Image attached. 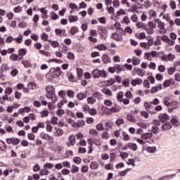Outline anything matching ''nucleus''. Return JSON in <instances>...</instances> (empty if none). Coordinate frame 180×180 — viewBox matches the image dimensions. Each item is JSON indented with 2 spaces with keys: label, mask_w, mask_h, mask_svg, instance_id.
Listing matches in <instances>:
<instances>
[{
  "label": "nucleus",
  "mask_w": 180,
  "mask_h": 180,
  "mask_svg": "<svg viewBox=\"0 0 180 180\" xmlns=\"http://www.w3.org/2000/svg\"><path fill=\"white\" fill-rule=\"evenodd\" d=\"M49 43H51L52 47L54 49H57L60 46V43L57 41H49Z\"/></svg>",
  "instance_id": "obj_42"
},
{
  "label": "nucleus",
  "mask_w": 180,
  "mask_h": 180,
  "mask_svg": "<svg viewBox=\"0 0 180 180\" xmlns=\"http://www.w3.org/2000/svg\"><path fill=\"white\" fill-rule=\"evenodd\" d=\"M115 82V79L111 78L106 81V84L108 86H110V85H113Z\"/></svg>",
  "instance_id": "obj_63"
},
{
  "label": "nucleus",
  "mask_w": 180,
  "mask_h": 180,
  "mask_svg": "<svg viewBox=\"0 0 180 180\" xmlns=\"http://www.w3.org/2000/svg\"><path fill=\"white\" fill-rule=\"evenodd\" d=\"M97 49L99 50L100 51H106V50H108V46H106L103 44H98L97 46Z\"/></svg>",
  "instance_id": "obj_23"
},
{
  "label": "nucleus",
  "mask_w": 180,
  "mask_h": 180,
  "mask_svg": "<svg viewBox=\"0 0 180 180\" xmlns=\"http://www.w3.org/2000/svg\"><path fill=\"white\" fill-rule=\"evenodd\" d=\"M13 92V90L11 87H8L5 89L6 95H11Z\"/></svg>",
  "instance_id": "obj_62"
},
{
  "label": "nucleus",
  "mask_w": 180,
  "mask_h": 180,
  "mask_svg": "<svg viewBox=\"0 0 180 180\" xmlns=\"http://www.w3.org/2000/svg\"><path fill=\"white\" fill-rule=\"evenodd\" d=\"M171 123L174 127H178V126H179V121L178 120V117L176 115L172 117Z\"/></svg>",
  "instance_id": "obj_9"
},
{
  "label": "nucleus",
  "mask_w": 180,
  "mask_h": 180,
  "mask_svg": "<svg viewBox=\"0 0 180 180\" xmlns=\"http://www.w3.org/2000/svg\"><path fill=\"white\" fill-rule=\"evenodd\" d=\"M123 96H124V94H123V91L119 92L117 95V99L120 103H122V101H123Z\"/></svg>",
  "instance_id": "obj_27"
},
{
  "label": "nucleus",
  "mask_w": 180,
  "mask_h": 180,
  "mask_svg": "<svg viewBox=\"0 0 180 180\" xmlns=\"http://www.w3.org/2000/svg\"><path fill=\"white\" fill-rule=\"evenodd\" d=\"M1 71L5 72V71H9V65H8V63H4L3 64H1Z\"/></svg>",
  "instance_id": "obj_24"
},
{
  "label": "nucleus",
  "mask_w": 180,
  "mask_h": 180,
  "mask_svg": "<svg viewBox=\"0 0 180 180\" xmlns=\"http://www.w3.org/2000/svg\"><path fill=\"white\" fill-rule=\"evenodd\" d=\"M154 23H156L158 30L159 34H165L167 30L165 29V22H163L160 18H155L153 20Z\"/></svg>",
  "instance_id": "obj_1"
},
{
  "label": "nucleus",
  "mask_w": 180,
  "mask_h": 180,
  "mask_svg": "<svg viewBox=\"0 0 180 180\" xmlns=\"http://www.w3.org/2000/svg\"><path fill=\"white\" fill-rule=\"evenodd\" d=\"M143 84V79L140 78H136L131 81V84L133 86H136V85H141Z\"/></svg>",
  "instance_id": "obj_13"
},
{
  "label": "nucleus",
  "mask_w": 180,
  "mask_h": 180,
  "mask_svg": "<svg viewBox=\"0 0 180 180\" xmlns=\"http://www.w3.org/2000/svg\"><path fill=\"white\" fill-rule=\"evenodd\" d=\"M91 75H93V78H105L106 72L105 70H100L99 69H95L91 72Z\"/></svg>",
  "instance_id": "obj_2"
},
{
  "label": "nucleus",
  "mask_w": 180,
  "mask_h": 180,
  "mask_svg": "<svg viewBox=\"0 0 180 180\" xmlns=\"http://www.w3.org/2000/svg\"><path fill=\"white\" fill-rule=\"evenodd\" d=\"M102 92L105 94V95H108V96H112V91L108 88L103 89Z\"/></svg>",
  "instance_id": "obj_31"
},
{
  "label": "nucleus",
  "mask_w": 180,
  "mask_h": 180,
  "mask_svg": "<svg viewBox=\"0 0 180 180\" xmlns=\"http://www.w3.org/2000/svg\"><path fill=\"white\" fill-rule=\"evenodd\" d=\"M114 68H115V72H117V74H120L121 72L123 71V68H122V66L119 64H115Z\"/></svg>",
  "instance_id": "obj_28"
},
{
  "label": "nucleus",
  "mask_w": 180,
  "mask_h": 180,
  "mask_svg": "<svg viewBox=\"0 0 180 180\" xmlns=\"http://www.w3.org/2000/svg\"><path fill=\"white\" fill-rule=\"evenodd\" d=\"M70 34H72V36H74V34H75V33H77L78 32V27H72L71 29H70Z\"/></svg>",
  "instance_id": "obj_54"
},
{
  "label": "nucleus",
  "mask_w": 180,
  "mask_h": 180,
  "mask_svg": "<svg viewBox=\"0 0 180 180\" xmlns=\"http://www.w3.org/2000/svg\"><path fill=\"white\" fill-rule=\"evenodd\" d=\"M141 139H143V140H150L153 139V133L147 132V133L142 134Z\"/></svg>",
  "instance_id": "obj_12"
},
{
  "label": "nucleus",
  "mask_w": 180,
  "mask_h": 180,
  "mask_svg": "<svg viewBox=\"0 0 180 180\" xmlns=\"http://www.w3.org/2000/svg\"><path fill=\"white\" fill-rule=\"evenodd\" d=\"M18 58H19V56L17 54L13 53L10 56L11 61H17Z\"/></svg>",
  "instance_id": "obj_51"
},
{
  "label": "nucleus",
  "mask_w": 180,
  "mask_h": 180,
  "mask_svg": "<svg viewBox=\"0 0 180 180\" xmlns=\"http://www.w3.org/2000/svg\"><path fill=\"white\" fill-rule=\"evenodd\" d=\"M169 101H171V98H169V96L165 97L162 101L163 105H165V106H167V107L171 106V105H172V103L171 102H169Z\"/></svg>",
  "instance_id": "obj_14"
},
{
  "label": "nucleus",
  "mask_w": 180,
  "mask_h": 180,
  "mask_svg": "<svg viewBox=\"0 0 180 180\" xmlns=\"http://www.w3.org/2000/svg\"><path fill=\"white\" fill-rule=\"evenodd\" d=\"M148 27H150V29H155L157 27V23L153 22V21H150L148 22Z\"/></svg>",
  "instance_id": "obj_40"
},
{
  "label": "nucleus",
  "mask_w": 180,
  "mask_h": 180,
  "mask_svg": "<svg viewBox=\"0 0 180 180\" xmlns=\"http://www.w3.org/2000/svg\"><path fill=\"white\" fill-rule=\"evenodd\" d=\"M96 102V98H95V97L91 96L87 98V103H89V105H94Z\"/></svg>",
  "instance_id": "obj_33"
},
{
  "label": "nucleus",
  "mask_w": 180,
  "mask_h": 180,
  "mask_svg": "<svg viewBox=\"0 0 180 180\" xmlns=\"http://www.w3.org/2000/svg\"><path fill=\"white\" fill-rule=\"evenodd\" d=\"M49 110H44L40 112L41 117H47L49 116Z\"/></svg>",
  "instance_id": "obj_43"
},
{
  "label": "nucleus",
  "mask_w": 180,
  "mask_h": 180,
  "mask_svg": "<svg viewBox=\"0 0 180 180\" xmlns=\"http://www.w3.org/2000/svg\"><path fill=\"white\" fill-rule=\"evenodd\" d=\"M134 70L139 77H144L146 75V70L143 69L135 68Z\"/></svg>",
  "instance_id": "obj_11"
},
{
  "label": "nucleus",
  "mask_w": 180,
  "mask_h": 180,
  "mask_svg": "<svg viewBox=\"0 0 180 180\" xmlns=\"http://www.w3.org/2000/svg\"><path fill=\"white\" fill-rule=\"evenodd\" d=\"M22 64L25 68H29V67H30V62H29L28 60H22Z\"/></svg>",
  "instance_id": "obj_58"
},
{
  "label": "nucleus",
  "mask_w": 180,
  "mask_h": 180,
  "mask_svg": "<svg viewBox=\"0 0 180 180\" xmlns=\"http://www.w3.org/2000/svg\"><path fill=\"white\" fill-rule=\"evenodd\" d=\"M71 172L72 174H77V172H79V167L75 165H72Z\"/></svg>",
  "instance_id": "obj_32"
},
{
  "label": "nucleus",
  "mask_w": 180,
  "mask_h": 180,
  "mask_svg": "<svg viewBox=\"0 0 180 180\" xmlns=\"http://www.w3.org/2000/svg\"><path fill=\"white\" fill-rule=\"evenodd\" d=\"M45 89L47 94H51V95H54L56 94V89L51 85H48L45 87Z\"/></svg>",
  "instance_id": "obj_10"
},
{
  "label": "nucleus",
  "mask_w": 180,
  "mask_h": 180,
  "mask_svg": "<svg viewBox=\"0 0 180 180\" xmlns=\"http://www.w3.org/2000/svg\"><path fill=\"white\" fill-rule=\"evenodd\" d=\"M172 81V79H167L163 82V86L165 88H168L171 85V82Z\"/></svg>",
  "instance_id": "obj_46"
},
{
  "label": "nucleus",
  "mask_w": 180,
  "mask_h": 180,
  "mask_svg": "<svg viewBox=\"0 0 180 180\" xmlns=\"http://www.w3.org/2000/svg\"><path fill=\"white\" fill-rule=\"evenodd\" d=\"M39 137L43 140L48 141V144H53L54 143V138L44 132L41 133Z\"/></svg>",
  "instance_id": "obj_3"
},
{
  "label": "nucleus",
  "mask_w": 180,
  "mask_h": 180,
  "mask_svg": "<svg viewBox=\"0 0 180 180\" xmlns=\"http://www.w3.org/2000/svg\"><path fill=\"white\" fill-rule=\"evenodd\" d=\"M138 180H152L151 176H145L143 177H141L138 179Z\"/></svg>",
  "instance_id": "obj_64"
},
{
  "label": "nucleus",
  "mask_w": 180,
  "mask_h": 180,
  "mask_svg": "<svg viewBox=\"0 0 180 180\" xmlns=\"http://www.w3.org/2000/svg\"><path fill=\"white\" fill-rule=\"evenodd\" d=\"M18 74H19V70H18V69H13L11 72V77H16V75H18Z\"/></svg>",
  "instance_id": "obj_61"
},
{
  "label": "nucleus",
  "mask_w": 180,
  "mask_h": 180,
  "mask_svg": "<svg viewBox=\"0 0 180 180\" xmlns=\"http://www.w3.org/2000/svg\"><path fill=\"white\" fill-rule=\"evenodd\" d=\"M111 38L116 41H123V37H122V34H118L117 32L112 33Z\"/></svg>",
  "instance_id": "obj_5"
},
{
  "label": "nucleus",
  "mask_w": 180,
  "mask_h": 180,
  "mask_svg": "<svg viewBox=\"0 0 180 180\" xmlns=\"http://www.w3.org/2000/svg\"><path fill=\"white\" fill-rule=\"evenodd\" d=\"M77 143V139H75V135L72 134L68 137V142L66 143L67 147H71L75 146Z\"/></svg>",
  "instance_id": "obj_4"
},
{
  "label": "nucleus",
  "mask_w": 180,
  "mask_h": 180,
  "mask_svg": "<svg viewBox=\"0 0 180 180\" xmlns=\"http://www.w3.org/2000/svg\"><path fill=\"white\" fill-rule=\"evenodd\" d=\"M172 129V124H171V122H167L163 125H162L161 131H165L167 130H171Z\"/></svg>",
  "instance_id": "obj_6"
},
{
  "label": "nucleus",
  "mask_w": 180,
  "mask_h": 180,
  "mask_svg": "<svg viewBox=\"0 0 180 180\" xmlns=\"http://www.w3.org/2000/svg\"><path fill=\"white\" fill-rule=\"evenodd\" d=\"M78 79H81L82 76L84 75V70L82 69L77 68V69Z\"/></svg>",
  "instance_id": "obj_35"
},
{
  "label": "nucleus",
  "mask_w": 180,
  "mask_h": 180,
  "mask_svg": "<svg viewBox=\"0 0 180 180\" xmlns=\"http://www.w3.org/2000/svg\"><path fill=\"white\" fill-rule=\"evenodd\" d=\"M50 18H51L52 20H57L60 18V15L52 11L50 13Z\"/></svg>",
  "instance_id": "obj_29"
},
{
  "label": "nucleus",
  "mask_w": 180,
  "mask_h": 180,
  "mask_svg": "<svg viewBox=\"0 0 180 180\" xmlns=\"http://www.w3.org/2000/svg\"><path fill=\"white\" fill-rule=\"evenodd\" d=\"M40 54H43L44 56H46V57H50L51 56V53L47 52L44 50H39Z\"/></svg>",
  "instance_id": "obj_55"
},
{
  "label": "nucleus",
  "mask_w": 180,
  "mask_h": 180,
  "mask_svg": "<svg viewBox=\"0 0 180 180\" xmlns=\"http://www.w3.org/2000/svg\"><path fill=\"white\" fill-rule=\"evenodd\" d=\"M39 174L40 175H41V176H43L44 175H49V174H50V172L47 170L46 168H44L40 170Z\"/></svg>",
  "instance_id": "obj_39"
},
{
  "label": "nucleus",
  "mask_w": 180,
  "mask_h": 180,
  "mask_svg": "<svg viewBox=\"0 0 180 180\" xmlns=\"http://www.w3.org/2000/svg\"><path fill=\"white\" fill-rule=\"evenodd\" d=\"M159 119L161 122H167L171 119V117L167 113H161L159 115Z\"/></svg>",
  "instance_id": "obj_7"
},
{
  "label": "nucleus",
  "mask_w": 180,
  "mask_h": 180,
  "mask_svg": "<svg viewBox=\"0 0 180 180\" xmlns=\"http://www.w3.org/2000/svg\"><path fill=\"white\" fill-rule=\"evenodd\" d=\"M64 134V131L61 129H58L55 132V136H58V137H61Z\"/></svg>",
  "instance_id": "obj_41"
},
{
  "label": "nucleus",
  "mask_w": 180,
  "mask_h": 180,
  "mask_svg": "<svg viewBox=\"0 0 180 180\" xmlns=\"http://www.w3.org/2000/svg\"><path fill=\"white\" fill-rule=\"evenodd\" d=\"M26 53H27V50L26 49H20L18 50V54L21 57L26 56Z\"/></svg>",
  "instance_id": "obj_36"
},
{
  "label": "nucleus",
  "mask_w": 180,
  "mask_h": 180,
  "mask_svg": "<svg viewBox=\"0 0 180 180\" xmlns=\"http://www.w3.org/2000/svg\"><path fill=\"white\" fill-rule=\"evenodd\" d=\"M14 41H16V43L20 44V43L23 41V37L22 35H19L18 37L14 38Z\"/></svg>",
  "instance_id": "obj_44"
},
{
  "label": "nucleus",
  "mask_w": 180,
  "mask_h": 180,
  "mask_svg": "<svg viewBox=\"0 0 180 180\" xmlns=\"http://www.w3.org/2000/svg\"><path fill=\"white\" fill-rule=\"evenodd\" d=\"M89 115H91V116H95V115H98V111L96 110V109L95 108H90L89 110Z\"/></svg>",
  "instance_id": "obj_45"
},
{
  "label": "nucleus",
  "mask_w": 180,
  "mask_h": 180,
  "mask_svg": "<svg viewBox=\"0 0 180 180\" xmlns=\"http://www.w3.org/2000/svg\"><path fill=\"white\" fill-rule=\"evenodd\" d=\"M54 71H55V75H56V77H60V75H61V74H63V72L61 71V68H54Z\"/></svg>",
  "instance_id": "obj_38"
},
{
  "label": "nucleus",
  "mask_w": 180,
  "mask_h": 180,
  "mask_svg": "<svg viewBox=\"0 0 180 180\" xmlns=\"http://www.w3.org/2000/svg\"><path fill=\"white\" fill-rule=\"evenodd\" d=\"M62 49L61 52L64 53L65 54L67 53L68 51H70V48L65 45H63V47H60Z\"/></svg>",
  "instance_id": "obj_56"
},
{
  "label": "nucleus",
  "mask_w": 180,
  "mask_h": 180,
  "mask_svg": "<svg viewBox=\"0 0 180 180\" xmlns=\"http://www.w3.org/2000/svg\"><path fill=\"white\" fill-rule=\"evenodd\" d=\"M103 58V61L105 64H109V63H110V61H112V59L110 58V57H109V56H108L107 54H104L102 57Z\"/></svg>",
  "instance_id": "obj_19"
},
{
  "label": "nucleus",
  "mask_w": 180,
  "mask_h": 180,
  "mask_svg": "<svg viewBox=\"0 0 180 180\" xmlns=\"http://www.w3.org/2000/svg\"><path fill=\"white\" fill-rule=\"evenodd\" d=\"M148 13L151 18H157V11L154 10H149Z\"/></svg>",
  "instance_id": "obj_50"
},
{
  "label": "nucleus",
  "mask_w": 180,
  "mask_h": 180,
  "mask_svg": "<svg viewBox=\"0 0 180 180\" xmlns=\"http://www.w3.org/2000/svg\"><path fill=\"white\" fill-rule=\"evenodd\" d=\"M144 58L148 60V61H152L153 60V56H151V54L150 53H146Z\"/></svg>",
  "instance_id": "obj_52"
},
{
  "label": "nucleus",
  "mask_w": 180,
  "mask_h": 180,
  "mask_svg": "<svg viewBox=\"0 0 180 180\" xmlns=\"http://www.w3.org/2000/svg\"><path fill=\"white\" fill-rule=\"evenodd\" d=\"M76 97L79 101H83L86 98V94L85 93H79L76 95Z\"/></svg>",
  "instance_id": "obj_22"
},
{
  "label": "nucleus",
  "mask_w": 180,
  "mask_h": 180,
  "mask_svg": "<svg viewBox=\"0 0 180 180\" xmlns=\"http://www.w3.org/2000/svg\"><path fill=\"white\" fill-rule=\"evenodd\" d=\"M51 148L53 151H61V150H63V146L58 145V143H54Z\"/></svg>",
  "instance_id": "obj_20"
},
{
  "label": "nucleus",
  "mask_w": 180,
  "mask_h": 180,
  "mask_svg": "<svg viewBox=\"0 0 180 180\" xmlns=\"http://www.w3.org/2000/svg\"><path fill=\"white\" fill-rule=\"evenodd\" d=\"M147 153L154 154L157 151V146H148L146 148Z\"/></svg>",
  "instance_id": "obj_17"
},
{
  "label": "nucleus",
  "mask_w": 180,
  "mask_h": 180,
  "mask_svg": "<svg viewBox=\"0 0 180 180\" xmlns=\"http://www.w3.org/2000/svg\"><path fill=\"white\" fill-rule=\"evenodd\" d=\"M110 109H111V112H112V113H119V112H120V110H122V108H120V106H119L117 105L112 106Z\"/></svg>",
  "instance_id": "obj_18"
},
{
  "label": "nucleus",
  "mask_w": 180,
  "mask_h": 180,
  "mask_svg": "<svg viewBox=\"0 0 180 180\" xmlns=\"http://www.w3.org/2000/svg\"><path fill=\"white\" fill-rule=\"evenodd\" d=\"M136 26L137 29H141V27H143V28L146 27V25L143 22H138L136 24Z\"/></svg>",
  "instance_id": "obj_59"
},
{
  "label": "nucleus",
  "mask_w": 180,
  "mask_h": 180,
  "mask_svg": "<svg viewBox=\"0 0 180 180\" xmlns=\"http://www.w3.org/2000/svg\"><path fill=\"white\" fill-rule=\"evenodd\" d=\"M98 32L100 34H108V30L105 27H98Z\"/></svg>",
  "instance_id": "obj_26"
},
{
  "label": "nucleus",
  "mask_w": 180,
  "mask_h": 180,
  "mask_svg": "<svg viewBox=\"0 0 180 180\" xmlns=\"http://www.w3.org/2000/svg\"><path fill=\"white\" fill-rule=\"evenodd\" d=\"M127 117V120H129V122L131 123H137V120L133 115L128 114Z\"/></svg>",
  "instance_id": "obj_21"
},
{
  "label": "nucleus",
  "mask_w": 180,
  "mask_h": 180,
  "mask_svg": "<svg viewBox=\"0 0 180 180\" xmlns=\"http://www.w3.org/2000/svg\"><path fill=\"white\" fill-rule=\"evenodd\" d=\"M151 131L153 134H158V133H160V128L158 127H152Z\"/></svg>",
  "instance_id": "obj_47"
},
{
  "label": "nucleus",
  "mask_w": 180,
  "mask_h": 180,
  "mask_svg": "<svg viewBox=\"0 0 180 180\" xmlns=\"http://www.w3.org/2000/svg\"><path fill=\"white\" fill-rule=\"evenodd\" d=\"M91 169H99V163L96 161H92L90 163Z\"/></svg>",
  "instance_id": "obj_15"
},
{
  "label": "nucleus",
  "mask_w": 180,
  "mask_h": 180,
  "mask_svg": "<svg viewBox=\"0 0 180 180\" xmlns=\"http://www.w3.org/2000/svg\"><path fill=\"white\" fill-rule=\"evenodd\" d=\"M148 67H149L150 70H155L157 68V65L155 63L150 62Z\"/></svg>",
  "instance_id": "obj_57"
},
{
  "label": "nucleus",
  "mask_w": 180,
  "mask_h": 180,
  "mask_svg": "<svg viewBox=\"0 0 180 180\" xmlns=\"http://www.w3.org/2000/svg\"><path fill=\"white\" fill-rule=\"evenodd\" d=\"M55 33L56 36H67V34L64 30H60L58 28L55 30Z\"/></svg>",
  "instance_id": "obj_16"
},
{
  "label": "nucleus",
  "mask_w": 180,
  "mask_h": 180,
  "mask_svg": "<svg viewBox=\"0 0 180 180\" xmlns=\"http://www.w3.org/2000/svg\"><path fill=\"white\" fill-rule=\"evenodd\" d=\"M162 89V84H157L155 86L151 88L150 93L151 94H157L158 91H161Z\"/></svg>",
  "instance_id": "obj_8"
},
{
  "label": "nucleus",
  "mask_w": 180,
  "mask_h": 180,
  "mask_svg": "<svg viewBox=\"0 0 180 180\" xmlns=\"http://www.w3.org/2000/svg\"><path fill=\"white\" fill-rule=\"evenodd\" d=\"M27 86H28V89H32V91H34L36 90L37 84L36 83L31 82L28 83Z\"/></svg>",
  "instance_id": "obj_30"
},
{
  "label": "nucleus",
  "mask_w": 180,
  "mask_h": 180,
  "mask_svg": "<svg viewBox=\"0 0 180 180\" xmlns=\"http://www.w3.org/2000/svg\"><path fill=\"white\" fill-rule=\"evenodd\" d=\"M128 147L130 150H132V151H136L137 150V144L129 143H128Z\"/></svg>",
  "instance_id": "obj_25"
},
{
  "label": "nucleus",
  "mask_w": 180,
  "mask_h": 180,
  "mask_svg": "<svg viewBox=\"0 0 180 180\" xmlns=\"http://www.w3.org/2000/svg\"><path fill=\"white\" fill-rule=\"evenodd\" d=\"M124 123V120H123V118H119L115 122V124H117V126H120Z\"/></svg>",
  "instance_id": "obj_53"
},
{
  "label": "nucleus",
  "mask_w": 180,
  "mask_h": 180,
  "mask_svg": "<svg viewBox=\"0 0 180 180\" xmlns=\"http://www.w3.org/2000/svg\"><path fill=\"white\" fill-rule=\"evenodd\" d=\"M65 114V111H64V110L63 109H59L56 111V115L57 116H63V115Z\"/></svg>",
  "instance_id": "obj_60"
},
{
  "label": "nucleus",
  "mask_w": 180,
  "mask_h": 180,
  "mask_svg": "<svg viewBox=\"0 0 180 180\" xmlns=\"http://www.w3.org/2000/svg\"><path fill=\"white\" fill-rule=\"evenodd\" d=\"M132 63L134 65H139L140 64V59H139L137 57H134Z\"/></svg>",
  "instance_id": "obj_48"
},
{
  "label": "nucleus",
  "mask_w": 180,
  "mask_h": 180,
  "mask_svg": "<svg viewBox=\"0 0 180 180\" xmlns=\"http://www.w3.org/2000/svg\"><path fill=\"white\" fill-rule=\"evenodd\" d=\"M175 60V55L172 54V53H169L167 55V61H174Z\"/></svg>",
  "instance_id": "obj_49"
},
{
  "label": "nucleus",
  "mask_w": 180,
  "mask_h": 180,
  "mask_svg": "<svg viewBox=\"0 0 180 180\" xmlns=\"http://www.w3.org/2000/svg\"><path fill=\"white\" fill-rule=\"evenodd\" d=\"M78 21V16L77 15H70L69 16V22L70 23L75 22Z\"/></svg>",
  "instance_id": "obj_34"
},
{
  "label": "nucleus",
  "mask_w": 180,
  "mask_h": 180,
  "mask_svg": "<svg viewBox=\"0 0 180 180\" xmlns=\"http://www.w3.org/2000/svg\"><path fill=\"white\" fill-rule=\"evenodd\" d=\"M143 106L146 109V110L149 111L151 108H153V105H151V103H150L148 101H146L143 103Z\"/></svg>",
  "instance_id": "obj_37"
}]
</instances>
